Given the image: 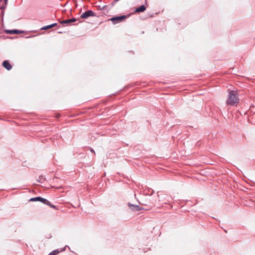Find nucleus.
<instances>
[{"label":"nucleus","instance_id":"1","mask_svg":"<svg viewBox=\"0 0 255 255\" xmlns=\"http://www.w3.org/2000/svg\"><path fill=\"white\" fill-rule=\"evenodd\" d=\"M239 102V99L237 95V92L234 90L231 91L229 93L228 98L226 101L227 105L234 106Z\"/></svg>","mask_w":255,"mask_h":255},{"label":"nucleus","instance_id":"2","mask_svg":"<svg viewBox=\"0 0 255 255\" xmlns=\"http://www.w3.org/2000/svg\"><path fill=\"white\" fill-rule=\"evenodd\" d=\"M127 17L128 16L125 15L117 16L111 18L109 20L112 21L114 24H116L124 21Z\"/></svg>","mask_w":255,"mask_h":255},{"label":"nucleus","instance_id":"3","mask_svg":"<svg viewBox=\"0 0 255 255\" xmlns=\"http://www.w3.org/2000/svg\"><path fill=\"white\" fill-rule=\"evenodd\" d=\"M96 13L91 10H87L83 13L80 17L83 19H87L91 16H96Z\"/></svg>","mask_w":255,"mask_h":255},{"label":"nucleus","instance_id":"4","mask_svg":"<svg viewBox=\"0 0 255 255\" xmlns=\"http://www.w3.org/2000/svg\"><path fill=\"white\" fill-rule=\"evenodd\" d=\"M29 201L32 202L40 201L44 204L49 203V201L48 200H47L46 199L43 198L41 197L32 198L29 200Z\"/></svg>","mask_w":255,"mask_h":255},{"label":"nucleus","instance_id":"5","mask_svg":"<svg viewBox=\"0 0 255 255\" xmlns=\"http://www.w3.org/2000/svg\"><path fill=\"white\" fill-rule=\"evenodd\" d=\"M128 206L130 208L131 210L134 212L139 211L143 209V208H140L138 205H133L130 203H128Z\"/></svg>","mask_w":255,"mask_h":255},{"label":"nucleus","instance_id":"6","mask_svg":"<svg viewBox=\"0 0 255 255\" xmlns=\"http://www.w3.org/2000/svg\"><path fill=\"white\" fill-rule=\"evenodd\" d=\"M5 32L7 34H18L23 33V31H21L17 29L13 30H5Z\"/></svg>","mask_w":255,"mask_h":255},{"label":"nucleus","instance_id":"7","mask_svg":"<svg viewBox=\"0 0 255 255\" xmlns=\"http://www.w3.org/2000/svg\"><path fill=\"white\" fill-rule=\"evenodd\" d=\"M2 65L3 67H4L7 70H10L12 68L11 65L9 63V62L7 60H4L2 62Z\"/></svg>","mask_w":255,"mask_h":255},{"label":"nucleus","instance_id":"8","mask_svg":"<svg viewBox=\"0 0 255 255\" xmlns=\"http://www.w3.org/2000/svg\"><path fill=\"white\" fill-rule=\"evenodd\" d=\"M77 19H76L75 18H72L71 19H67V20L61 21L60 22L61 24H63V23H71V22H75V21H77Z\"/></svg>","mask_w":255,"mask_h":255},{"label":"nucleus","instance_id":"9","mask_svg":"<svg viewBox=\"0 0 255 255\" xmlns=\"http://www.w3.org/2000/svg\"><path fill=\"white\" fill-rule=\"evenodd\" d=\"M146 9V7L144 5H141L139 7L136 8L135 11L136 12H143Z\"/></svg>","mask_w":255,"mask_h":255},{"label":"nucleus","instance_id":"10","mask_svg":"<svg viewBox=\"0 0 255 255\" xmlns=\"http://www.w3.org/2000/svg\"><path fill=\"white\" fill-rule=\"evenodd\" d=\"M57 25V23H53V24H50V25H46L45 26H44L43 27H42L41 28V30H47V29H49L50 28H51Z\"/></svg>","mask_w":255,"mask_h":255},{"label":"nucleus","instance_id":"11","mask_svg":"<svg viewBox=\"0 0 255 255\" xmlns=\"http://www.w3.org/2000/svg\"><path fill=\"white\" fill-rule=\"evenodd\" d=\"M59 253L58 250H56L51 252L48 255H56Z\"/></svg>","mask_w":255,"mask_h":255},{"label":"nucleus","instance_id":"12","mask_svg":"<svg viewBox=\"0 0 255 255\" xmlns=\"http://www.w3.org/2000/svg\"><path fill=\"white\" fill-rule=\"evenodd\" d=\"M45 204L47 205H48L49 206H50L52 208H53L54 209H57V207L56 206L54 205L51 204L50 202H49V203Z\"/></svg>","mask_w":255,"mask_h":255},{"label":"nucleus","instance_id":"13","mask_svg":"<svg viewBox=\"0 0 255 255\" xmlns=\"http://www.w3.org/2000/svg\"><path fill=\"white\" fill-rule=\"evenodd\" d=\"M45 179L43 178L42 176H39V180H38V181L39 182H42V180H44Z\"/></svg>","mask_w":255,"mask_h":255},{"label":"nucleus","instance_id":"14","mask_svg":"<svg viewBox=\"0 0 255 255\" xmlns=\"http://www.w3.org/2000/svg\"><path fill=\"white\" fill-rule=\"evenodd\" d=\"M120 0H114V1L111 3L112 6H114L116 2H117Z\"/></svg>","mask_w":255,"mask_h":255},{"label":"nucleus","instance_id":"15","mask_svg":"<svg viewBox=\"0 0 255 255\" xmlns=\"http://www.w3.org/2000/svg\"><path fill=\"white\" fill-rule=\"evenodd\" d=\"M106 7H107V5H105L103 6L102 7L101 9H102V10H104V9H105L106 8Z\"/></svg>","mask_w":255,"mask_h":255},{"label":"nucleus","instance_id":"16","mask_svg":"<svg viewBox=\"0 0 255 255\" xmlns=\"http://www.w3.org/2000/svg\"><path fill=\"white\" fill-rule=\"evenodd\" d=\"M90 151H91V152H94V153H95V151H94V149H93L91 148V149H90Z\"/></svg>","mask_w":255,"mask_h":255},{"label":"nucleus","instance_id":"17","mask_svg":"<svg viewBox=\"0 0 255 255\" xmlns=\"http://www.w3.org/2000/svg\"><path fill=\"white\" fill-rule=\"evenodd\" d=\"M7 0H4V3L5 4L7 3Z\"/></svg>","mask_w":255,"mask_h":255},{"label":"nucleus","instance_id":"18","mask_svg":"<svg viewBox=\"0 0 255 255\" xmlns=\"http://www.w3.org/2000/svg\"><path fill=\"white\" fill-rule=\"evenodd\" d=\"M1 9H3V8L4 9V8H5V6L1 7Z\"/></svg>","mask_w":255,"mask_h":255},{"label":"nucleus","instance_id":"19","mask_svg":"<svg viewBox=\"0 0 255 255\" xmlns=\"http://www.w3.org/2000/svg\"><path fill=\"white\" fill-rule=\"evenodd\" d=\"M101 8H102V7L100 6H99V9H101Z\"/></svg>","mask_w":255,"mask_h":255}]
</instances>
